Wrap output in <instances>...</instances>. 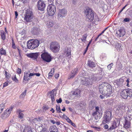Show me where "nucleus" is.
Here are the masks:
<instances>
[{"label":"nucleus","mask_w":132,"mask_h":132,"mask_svg":"<svg viewBox=\"0 0 132 132\" xmlns=\"http://www.w3.org/2000/svg\"><path fill=\"white\" fill-rule=\"evenodd\" d=\"M24 16V22H31L32 21L33 15L31 10L29 9L26 10Z\"/></svg>","instance_id":"obj_1"},{"label":"nucleus","mask_w":132,"mask_h":132,"mask_svg":"<svg viewBox=\"0 0 132 132\" xmlns=\"http://www.w3.org/2000/svg\"><path fill=\"white\" fill-rule=\"evenodd\" d=\"M28 48L31 50L34 49L38 46L39 42L37 39H31L29 40L27 42Z\"/></svg>","instance_id":"obj_2"},{"label":"nucleus","mask_w":132,"mask_h":132,"mask_svg":"<svg viewBox=\"0 0 132 132\" xmlns=\"http://www.w3.org/2000/svg\"><path fill=\"white\" fill-rule=\"evenodd\" d=\"M50 48L51 51L56 53L59 51L60 46L59 44L57 42L53 41L50 43Z\"/></svg>","instance_id":"obj_3"},{"label":"nucleus","mask_w":132,"mask_h":132,"mask_svg":"<svg viewBox=\"0 0 132 132\" xmlns=\"http://www.w3.org/2000/svg\"><path fill=\"white\" fill-rule=\"evenodd\" d=\"M94 12L88 7L86 9L85 13L86 16V20L90 21H92L93 20L94 17Z\"/></svg>","instance_id":"obj_4"},{"label":"nucleus","mask_w":132,"mask_h":132,"mask_svg":"<svg viewBox=\"0 0 132 132\" xmlns=\"http://www.w3.org/2000/svg\"><path fill=\"white\" fill-rule=\"evenodd\" d=\"M96 77H94L93 78L90 79L89 78H83L82 79L81 82L82 84L86 86L92 85L94 81H96L97 79Z\"/></svg>","instance_id":"obj_5"},{"label":"nucleus","mask_w":132,"mask_h":132,"mask_svg":"<svg viewBox=\"0 0 132 132\" xmlns=\"http://www.w3.org/2000/svg\"><path fill=\"white\" fill-rule=\"evenodd\" d=\"M120 118L117 119H116L114 121L113 123H112L111 126L108 129V131H111L113 129H116L120 124Z\"/></svg>","instance_id":"obj_6"},{"label":"nucleus","mask_w":132,"mask_h":132,"mask_svg":"<svg viewBox=\"0 0 132 132\" xmlns=\"http://www.w3.org/2000/svg\"><path fill=\"white\" fill-rule=\"evenodd\" d=\"M47 9L48 14L50 16L53 15L56 11L55 6L53 5H49Z\"/></svg>","instance_id":"obj_7"},{"label":"nucleus","mask_w":132,"mask_h":132,"mask_svg":"<svg viewBox=\"0 0 132 132\" xmlns=\"http://www.w3.org/2000/svg\"><path fill=\"white\" fill-rule=\"evenodd\" d=\"M42 58L43 60L47 62H49L51 60V57L50 55L47 53L44 52L41 55Z\"/></svg>","instance_id":"obj_8"},{"label":"nucleus","mask_w":132,"mask_h":132,"mask_svg":"<svg viewBox=\"0 0 132 132\" xmlns=\"http://www.w3.org/2000/svg\"><path fill=\"white\" fill-rule=\"evenodd\" d=\"M106 84V90L105 91V94L104 95L107 97H109L112 93V87L111 85L108 83H107Z\"/></svg>","instance_id":"obj_9"},{"label":"nucleus","mask_w":132,"mask_h":132,"mask_svg":"<svg viewBox=\"0 0 132 132\" xmlns=\"http://www.w3.org/2000/svg\"><path fill=\"white\" fill-rule=\"evenodd\" d=\"M37 7L39 10L44 11L45 7L44 2L42 0H39L37 2Z\"/></svg>","instance_id":"obj_10"},{"label":"nucleus","mask_w":132,"mask_h":132,"mask_svg":"<svg viewBox=\"0 0 132 132\" xmlns=\"http://www.w3.org/2000/svg\"><path fill=\"white\" fill-rule=\"evenodd\" d=\"M106 83H103L100 85L99 86V90L100 93L103 95L105 94V90L106 88Z\"/></svg>","instance_id":"obj_11"},{"label":"nucleus","mask_w":132,"mask_h":132,"mask_svg":"<svg viewBox=\"0 0 132 132\" xmlns=\"http://www.w3.org/2000/svg\"><path fill=\"white\" fill-rule=\"evenodd\" d=\"M67 13V10L66 9H64L60 10L58 13V17L60 18L65 17Z\"/></svg>","instance_id":"obj_12"},{"label":"nucleus","mask_w":132,"mask_h":132,"mask_svg":"<svg viewBox=\"0 0 132 132\" xmlns=\"http://www.w3.org/2000/svg\"><path fill=\"white\" fill-rule=\"evenodd\" d=\"M125 34V30L123 29H120L116 31V35L119 37L123 36Z\"/></svg>","instance_id":"obj_13"},{"label":"nucleus","mask_w":132,"mask_h":132,"mask_svg":"<svg viewBox=\"0 0 132 132\" xmlns=\"http://www.w3.org/2000/svg\"><path fill=\"white\" fill-rule=\"evenodd\" d=\"M127 89H124L120 93L121 97L123 99H126L128 97Z\"/></svg>","instance_id":"obj_14"},{"label":"nucleus","mask_w":132,"mask_h":132,"mask_svg":"<svg viewBox=\"0 0 132 132\" xmlns=\"http://www.w3.org/2000/svg\"><path fill=\"white\" fill-rule=\"evenodd\" d=\"M39 53H31L27 54L28 57L32 58L34 60L36 59Z\"/></svg>","instance_id":"obj_15"},{"label":"nucleus","mask_w":132,"mask_h":132,"mask_svg":"<svg viewBox=\"0 0 132 132\" xmlns=\"http://www.w3.org/2000/svg\"><path fill=\"white\" fill-rule=\"evenodd\" d=\"M125 107L121 105L118 107L117 108V113H119L120 115H122L123 113L124 112Z\"/></svg>","instance_id":"obj_16"},{"label":"nucleus","mask_w":132,"mask_h":132,"mask_svg":"<svg viewBox=\"0 0 132 132\" xmlns=\"http://www.w3.org/2000/svg\"><path fill=\"white\" fill-rule=\"evenodd\" d=\"M48 132H59L58 129L55 126H51L49 128Z\"/></svg>","instance_id":"obj_17"},{"label":"nucleus","mask_w":132,"mask_h":132,"mask_svg":"<svg viewBox=\"0 0 132 132\" xmlns=\"http://www.w3.org/2000/svg\"><path fill=\"white\" fill-rule=\"evenodd\" d=\"M78 69L77 68H76L72 70L71 71V73L69 79H70L73 78L75 75H76L77 73Z\"/></svg>","instance_id":"obj_18"},{"label":"nucleus","mask_w":132,"mask_h":132,"mask_svg":"<svg viewBox=\"0 0 132 132\" xmlns=\"http://www.w3.org/2000/svg\"><path fill=\"white\" fill-rule=\"evenodd\" d=\"M111 117L104 115L103 119V123H105L109 122L111 119Z\"/></svg>","instance_id":"obj_19"},{"label":"nucleus","mask_w":132,"mask_h":132,"mask_svg":"<svg viewBox=\"0 0 132 132\" xmlns=\"http://www.w3.org/2000/svg\"><path fill=\"white\" fill-rule=\"evenodd\" d=\"M10 110L9 109L7 111L5 112L4 114L1 115V117L3 119H5L9 116L10 114Z\"/></svg>","instance_id":"obj_20"},{"label":"nucleus","mask_w":132,"mask_h":132,"mask_svg":"<svg viewBox=\"0 0 132 132\" xmlns=\"http://www.w3.org/2000/svg\"><path fill=\"white\" fill-rule=\"evenodd\" d=\"M130 126V123L128 120L125 119V123L123 125V127L126 129L129 128Z\"/></svg>","instance_id":"obj_21"},{"label":"nucleus","mask_w":132,"mask_h":132,"mask_svg":"<svg viewBox=\"0 0 132 132\" xmlns=\"http://www.w3.org/2000/svg\"><path fill=\"white\" fill-rule=\"evenodd\" d=\"M100 114L99 112L96 111L93 112L92 113L93 116H95V118L96 119H100Z\"/></svg>","instance_id":"obj_22"},{"label":"nucleus","mask_w":132,"mask_h":132,"mask_svg":"<svg viewBox=\"0 0 132 132\" xmlns=\"http://www.w3.org/2000/svg\"><path fill=\"white\" fill-rule=\"evenodd\" d=\"M71 50L70 48H67L65 49L64 51V54L67 56H68L71 54Z\"/></svg>","instance_id":"obj_23"},{"label":"nucleus","mask_w":132,"mask_h":132,"mask_svg":"<svg viewBox=\"0 0 132 132\" xmlns=\"http://www.w3.org/2000/svg\"><path fill=\"white\" fill-rule=\"evenodd\" d=\"M127 114L128 117L129 118V120H131L132 119V110L128 108Z\"/></svg>","instance_id":"obj_24"},{"label":"nucleus","mask_w":132,"mask_h":132,"mask_svg":"<svg viewBox=\"0 0 132 132\" xmlns=\"http://www.w3.org/2000/svg\"><path fill=\"white\" fill-rule=\"evenodd\" d=\"M39 31V29L38 28L34 27L31 29V32L32 34L35 35L37 34Z\"/></svg>","instance_id":"obj_25"},{"label":"nucleus","mask_w":132,"mask_h":132,"mask_svg":"<svg viewBox=\"0 0 132 132\" xmlns=\"http://www.w3.org/2000/svg\"><path fill=\"white\" fill-rule=\"evenodd\" d=\"M54 90H53L50 92V96L52 101V103L54 102L55 101L54 96L55 95V94L54 93Z\"/></svg>","instance_id":"obj_26"},{"label":"nucleus","mask_w":132,"mask_h":132,"mask_svg":"<svg viewBox=\"0 0 132 132\" xmlns=\"http://www.w3.org/2000/svg\"><path fill=\"white\" fill-rule=\"evenodd\" d=\"M79 105L81 109H84L86 106V103L84 101H81L79 103Z\"/></svg>","instance_id":"obj_27"},{"label":"nucleus","mask_w":132,"mask_h":132,"mask_svg":"<svg viewBox=\"0 0 132 132\" xmlns=\"http://www.w3.org/2000/svg\"><path fill=\"white\" fill-rule=\"evenodd\" d=\"M22 111L19 109L17 110V112L19 113V118L20 119L23 118L24 116V114L22 113Z\"/></svg>","instance_id":"obj_28"},{"label":"nucleus","mask_w":132,"mask_h":132,"mask_svg":"<svg viewBox=\"0 0 132 132\" xmlns=\"http://www.w3.org/2000/svg\"><path fill=\"white\" fill-rule=\"evenodd\" d=\"M23 132H33L32 128L30 127H27L25 128L23 130Z\"/></svg>","instance_id":"obj_29"},{"label":"nucleus","mask_w":132,"mask_h":132,"mask_svg":"<svg viewBox=\"0 0 132 132\" xmlns=\"http://www.w3.org/2000/svg\"><path fill=\"white\" fill-rule=\"evenodd\" d=\"M87 65L89 67L91 68L95 67V63L93 62L90 61H88Z\"/></svg>","instance_id":"obj_30"},{"label":"nucleus","mask_w":132,"mask_h":132,"mask_svg":"<svg viewBox=\"0 0 132 132\" xmlns=\"http://www.w3.org/2000/svg\"><path fill=\"white\" fill-rule=\"evenodd\" d=\"M29 75L28 73L24 72L23 79L25 80H29L30 78L29 77Z\"/></svg>","instance_id":"obj_31"},{"label":"nucleus","mask_w":132,"mask_h":132,"mask_svg":"<svg viewBox=\"0 0 132 132\" xmlns=\"http://www.w3.org/2000/svg\"><path fill=\"white\" fill-rule=\"evenodd\" d=\"M43 119L42 118H35L33 120L34 122L35 123H37L41 121Z\"/></svg>","instance_id":"obj_32"},{"label":"nucleus","mask_w":132,"mask_h":132,"mask_svg":"<svg viewBox=\"0 0 132 132\" xmlns=\"http://www.w3.org/2000/svg\"><path fill=\"white\" fill-rule=\"evenodd\" d=\"M128 96L130 97H132V89H127Z\"/></svg>","instance_id":"obj_33"},{"label":"nucleus","mask_w":132,"mask_h":132,"mask_svg":"<svg viewBox=\"0 0 132 132\" xmlns=\"http://www.w3.org/2000/svg\"><path fill=\"white\" fill-rule=\"evenodd\" d=\"M81 91L79 90H77L75 91L74 93V94L76 96H78L80 95V93Z\"/></svg>","instance_id":"obj_34"},{"label":"nucleus","mask_w":132,"mask_h":132,"mask_svg":"<svg viewBox=\"0 0 132 132\" xmlns=\"http://www.w3.org/2000/svg\"><path fill=\"white\" fill-rule=\"evenodd\" d=\"M1 36L2 39L3 40L5 39L6 38V36L5 35V33L3 31L1 32Z\"/></svg>","instance_id":"obj_35"},{"label":"nucleus","mask_w":132,"mask_h":132,"mask_svg":"<svg viewBox=\"0 0 132 132\" xmlns=\"http://www.w3.org/2000/svg\"><path fill=\"white\" fill-rule=\"evenodd\" d=\"M0 53L2 55H5L6 52L5 50H4L3 48H1L0 50Z\"/></svg>","instance_id":"obj_36"},{"label":"nucleus","mask_w":132,"mask_h":132,"mask_svg":"<svg viewBox=\"0 0 132 132\" xmlns=\"http://www.w3.org/2000/svg\"><path fill=\"white\" fill-rule=\"evenodd\" d=\"M5 107L4 104L2 103L0 105V113H1Z\"/></svg>","instance_id":"obj_37"},{"label":"nucleus","mask_w":132,"mask_h":132,"mask_svg":"<svg viewBox=\"0 0 132 132\" xmlns=\"http://www.w3.org/2000/svg\"><path fill=\"white\" fill-rule=\"evenodd\" d=\"M115 46L116 48H117V50H120L122 49V48L121 47V45L117 43L115 45Z\"/></svg>","instance_id":"obj_38"},{"label":"nucleus","mask_w":132,"mask_h":132,"mask_svg":"<svg viewBox=\"0 0 132 132\" xmlns=\"http://www.w3.org/2000/svg\"><path fill=\"white\" fill-rule=\"evenodd\" d=\"M87 36L86 34L84 35L83 36L82 38L81 39V40L82 42H84V43L85 42V41L86 40Z\"/></svg>","instance_id":"obj_39"},{"label":"nucleus","mask_w":132,"mask_h":132,"mask_svg":"<svg viewBox=\"0 0 132 132\" xmlns=\"http://www.w3.org/2000/svg\"><path fill=\"white\" fill-rule=\"evenodd\" d=\"M105 115H106V116H108L109 117H111L112 112L110 111H107Z\"/></svg>","instance_id":"obj_40"},{"label":"nucleus","mask_w":132,"mask_h":132,"mask_svg":"<svg viewBox=\"0 0 132 132\" xmlns=\"http://www.w3.org/2000/svg\"><path fill=\"white\" fill-rule=\"evenodd\" d=\"M26 91L27 90L26 89L24 92L22 93L21 94L20 96V97L22 98L24 97L26 95Z\"/></svg>","instance_id":"obj_41"},{"label":"nucleus","mask_w":132,"mask_h":132,"mask_svg":"<svg viewBox=\"0 0 132 132\" xmlns=\"http://www.w3.org/2000/svg\"><path fill=\"white\" fill-rule=\"evenodd\" d=\"M45 125L44 123L40 125L39 126V128H42L41 129L42 130L46 129V128H45Z\"/></svg>","instance_id":"obj_42"},{"label":"nucleus","mask_w":132,"mask_h":132,"mask_svg":"<svg viewBox=\"0 0 132 132\" xmlns=\"http://www.w3.org/2000/svg\"><path fill=\"white\" fill-rule=\"evenodd\" d=\"M56 110L58 113H61V110L60 106L56 105Z\"/></svg>","instance_id":"obj_43"},{"label":"nucleus","mask_w":132,"mask_h":132,"mask_svg":"<svg viewBox=\"0 0 132 132\" xmlns=\"http://www.w3.org/2000/svg\"><path fill=\"white\" fill-rule=\"evenodd\" d=\"M21 46L23 48H26V42H23L21 44Z\"/></svg>","instance_id":"obj_44"},{"label":"nucleus","mask_w":132,"mask_h":132,"mask_svg":"<svg viewBox=\"0 0 132 132\" xmlns=\"http://www.w3.org/2000/svg\"><path fill=\"white\" fill-rule=\"evenodd\" d=\"M124 80L122 78H121L119 79V81L118 82V83L120 84H122L123 82H124Z\"/></svg>","instance_id":"obj_45"},{"label":"nucleus","mask_w":132,"mask_h":132,"mask_svg":"<svg viewBox=\"0 0 132 132\" xmlns=\"http://www.w3.org/2000/svg\"><path fill=\"white\" fill-rule=\"evenodd\" d=\"M12 47L14 49H15L16 48V47L15 46V43L14 42L13 40V38H12Z\"/></svg>","instance_id":"obj_46"},{"label":"nucleus","mask_w":132,"mask_h":132,"mask_svg":"<svg viewBox=\"0 0 132 132\" xmlns=\"http://www.w3.org/2000/svg\"><path fill=\"white\" fill-rule=\"evenodd\" d=\"M113 65V64L112 63H111L110 64H109L108 66V67H107L108 69L109 70H110L111 69V68L112 67V66Z\"/></svg>","instance_id":"obj_47"},{"label":"nucleus","mask_w":132,"mask_h":132,"mask_svg":"<svg viewBox=\"0 0 132 132\" xmlns=\"http://www.w3.org/2000/svg\"><path fill=\"white\" fill-rule=\"evenodd\" d=\"M12 78L13 81H15L16 82H18V80L16 77L15 75L14 77V78L12 77Z\"/></svg>","instance_id":"obj_48"},{"label":"nucleus","mask_w":132,"mask_h":132,"mask_svg":"<svg viewBox=\"0 0 132 132\" xmlns=\"http://www.w3.org/2000/svg\"><path fill=\"white\" fill-rule=\"evenodd\" d=\"M53 0H48V3L49 5H53Z\"/></svg>","instance_id":"obj_49"},{"label":"nucleus","mask_w":132,"mask_h":132,"mask_svg":"<svg viewBox=\"0 0 132 132\" xmlns=\"http://www.w3.org/2000/svg\"><path fill=\"white\" fill-rule=\"evenodd\" d=\"M54 68H53L51 69V71L49 72L50 74H52L53 75L54 72Z\"/></svg>","instance_id":"obj_50"},{"label":"nucleus","mask_w":132,"mask_h":132,"mask_svg":"<svg viewBox=\"0 0 132 132\" xmlns=\"http://www.w3.org/2000/svg\"><path fill=\"white\" fill-rule=\"evenodd\" d=\"M56 101L57 103H61L62 101V99L61 98H60L59 100L57 99L56 100Z\"/></svg>","instance_id":"obj_51"},{"label":"nucleus","mask_w":132,"mask_h":132,"mask_svg":"<svg viewBox=\"0 0 132 132\" xmlns=\"http://www.w3.org/2000/svg\"><path fill=\"white\" fill-rule=\"evenodd\" d=\"M66 119L67 121L69 123H70L72 121L67 116H66Z\"/></svg>","instance_id":"obj_52"},{"label":"nucleus","mask_w":132,"mask_h":132,"mask_svg":"<svg viewBox=\"0 0 132 132\" xmlns=\"http://www.w3.org/2000/svg\"><path fill=\"white\" fill-rule=\"evenodd\" d=\"M17 72L18 73L20 74L21 73V69L19 68H18V69H17Z\"/></svg>","instance_id":"obj_53"},{"label":"nucleus","mask_w":132,"mask_h":132,"mask_svg":"<svg viewBox=\"0 0 132 132\" xmlns=\"http://www.w3.org/2000/svg\"><path fill=\"white\" fill-rule=\"evenodd\" d=\"M130 20V19L127 18H126L124 19L123 21L125 22H128Z\"/></svg>","instance_id":"obj_54"},{"label":"nucleus","mask_w":132,"mask_h":132,"mask_svg":"<svg viewBox=\"0 0 132 132\" xmlns=\"http://www.w3.org/2000/svg\"><path fill=\"white\" fill-rule=\"evenodd\" d=\"M49 26L50 27H52L53 26V23L51 22H49L48 24Z\"/></svg>","instance_id":"obj_55"},{"label":"nucleus","mask_w":132,"mask_h":132,"mask_svg":"<svg viewBox=\"0 0 132 132\" xmlns=\"http://www.w3.org/2000/svg\"><path fill=\"white\" fill-rule=\"evenodd\" d=\"M43 109L44 111H46L48 109V107L47 106H44Z\"/></svg>","instance_id":"obj_56"},{"label":"nucleus","mask_w":132,"mask_h":132,"mask_svg":"<svg viewBox=\"0 0 132 132\" xmlns=\"http://www.w3.org/2000/svg\"><path fill=\"white\" fill-rule=\"evenodd\" d=\"M50 121L51 122V123H52L53 124H54L56 123V121L54 120L50 119Z\"/></svg>","instance_id":"obj_57"},{"label":"nucleus","mask_w":132,"mask_h":132,"mask_svg":"<svg viewBox=\"0 0 132 132\" xmlns=\"http://www.w3.org/2000/svg\"><path fill=\"white\" fill-rule=\"evenodd\" d=\"M8 85V82H6L3 84V87H5L7 86Z\"/></svg>","instance_id":"obj_58"},{"label":"nucleus","mask_w":132,"mask_h":132,"mask_svg":"<svg viewBox=\"0 0 132 132\" xmlns=\"http://www.w3.org/2000/svg\"><path fill=\"white\" fill-rule=\"evenodd\" d=\"M34 75H35V74L34 73H30L29 75V78H30L31 77L33 76Z\"/></svg>","instance_id":"obj_59"},{"label":"nucleus","mask_w":132,"mask_h":132,"mask_svg":"<svg viewBox=\"0 0 132 132\" xmlns=\"http://www.w3.org/2000/svg\"><path fill=\"white\" fill-rule=\"evenodd\" d=\"M104 128L105 129H107L109 128H108V126L107 124L105 125L104 126Z\"/></svg>","instance_id":"obj_60"},{"label":"nucleus","mask_w":132,"mask_h":132,"mask_svg":"<svg viewBox=\"0 0 132 132\" xmlns=\"http://www.w3.org/2000/svg\"><path fill=\"white\" fill-rule=\"evenodd\" d=\"M92 41V39L89 42V43L88 44L87 46L86 47V48L87 49H88V47L89 46V45H90V44L91 43V42Z\"/></svg>","instance_id":"obj_61"},{"label":"nucleus","mask_w":132,"mask_h":132,"mask_svg":"<svg viewBox=\"0 0 132 132\" xmlns=\"http://www.w3.org/2000/svg\"><path fill=\"white\" fill-rule=\"evenodd\" d=\"M17 49L18 50V52H19V53L20 55V52H21V50H20L19 49V47H17Z\"/></svg>","instance_id":"obj_62"},{"label":"nucleus","mask_w":132,"mask_h":132,"mask_svg":"<svg viewBox=\"0 0 132 132\" xmlns=\"http://www.w3.org/2000/svg\"><path fill=\"white\" fill-rule=\"evenodd\" d=\"M104 95H100L99 97L100 98L102 99H103V98H104Z\"/></svg>","instance_id":"obj_63"},{"label":"nucleus","mask_w":132,"mask_h":132,"mask_svg":"<svg viewBox=\"0 0 132 132\" xmlns=\"http://www.w3.org/2000/svg\"><path fill=\"white\" fill-rule=\"evenodd\" d=\"M5 74H6V77H9V74L6 71H5Z\"/></svg>","instance_id":"obj_64"}]
</instances>
